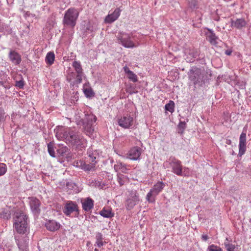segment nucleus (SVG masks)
<instances>
[{
	"instance_id": "aec40b11",
	"label": "nucleus",
	"mask_w": 251,
	"mask_h": 251,
	"mask_svg": "<svg viewBox=\"0 0 251 251\" xmlns=\"http://www.w3.org/2000/svg\"><path fill=\"white\" fill-rule=\"evenodd\" d=\"M139 201V196L136 194L128 199L126 201V207L128 209H131L136 205Z\"/></svg>"
},
{
	"instance_id": "4c0bfd02",
	"label": "nucleus",
	"mask_w": 251,
	"mask_h": 251,
	"mask_svg": "<svg viewBox=\"0 0 251 251\" xmlns=\"http://www.w3.org/2000/svg\"><path fill=\"white\" fill-rule=\"evenodd\" d=\"M185 128V124L183 122H180L178 125V132L180 134H182Z\"/></svg>"
},
{
	"instance_id": "c85d7f7f",
	"label": "nucleus",
	"mask_w": 251,
	"mask_h": 251,
	"mask_svg": "<svg viewBox=\"0 0 251 251\" xmlns=\"http://www.w3.org/2000/svg\"><path fill=\"white\" fill-rule=\"evenodd\" d=\"M92 124H87L84 126V131L87 135L90 136L94 131V129L92 127Z\"/></svg>"
},
{
	"instance_id": "cd10ccee",
	"label": "nucleus",
	"mask_w": 251,
	"mask_h": 251,
	"mask_svg": "<svg viewBox=\"0 0 251 251\" xmlns=\"http://www.w3.org/2000/svg\"><path fill=\"white\" fill-rule=\"evenodd\" d=\"M165 110L171 113L174 112L175 108V102L173 100H170L169 103L165 105Z\"/></svg>"
},
{
	"instance_id": "ea45409f",
	"label": "nucleus",
	"mask_w": 251,
	"mask_h": 251,
	"mask_svg": "<svg viewBox=\"0 0 251 251\" xmlns=\"http://www.w3.org/2000/svg\"><path fill=\"white\" fill-rule=\"evenodd\" d=\"M15 85L16 86L20 88H23L24 86V82L22 80L17 81H16Z\"/></svg>"
},
{
	"instance_id": "a19ab883",
	"label": "nucleus",
	"mask_w": 251,
	"mask_h": 251,
	"mask_svg": "<svg viewBox=\"0 0 251 251\" xmlns=\"http://www.w3.org/2000/svg\"><path fill=\"white\" fill-rule=\"evenodd\" d=\"M208 238V237L207 235L206 234H203L201 236V239L202 240L204 241H206Z\"/></svg>"
},
{
	"instance_id": "dca6fc26",
	"label": "nucleus",
	"mask_w": 251,
	"mask_h": 251,
	"mask_svg": "<svg viewBox=\"0 0 251 251\" xmlns=\"http://www.w3.org/2000/svg\"><path fill=\"white\" fill-rule=\"evenodd\" d=\"M94 201L90 198L81 200L83 209L86 212L90 211L94 207Z\"/></svg>"
},
{
	"instance_id": "a878e982",
	"label": "nucleus",
	"mask_w": 251,
	"mask_h": 251,
	"mask_svg": "<svg viewBox=\"0 0 251 251\" xmlns=\"http://www.w3.org/2000/svg\"><path fill=\"white\" fill-rule=\"evenodd\" d=\"M114 169L116 171H121L122 173H127L128 170L127 169L126 166L125 164H122V163H118L115 165Z\"/></svg>"
},
{
	"instance_id": "4be33fe9",
	"label": "nucleus",
	"mask_w": 251,
	"mask_h": 251,
	"mask_svg": "<svg viewBox=\"0 0 251 251\" xmlns=\"http://www.w3.org/2000/svg\"><path fill=\"white\" fill-rule=\"evenodd\" d=\"M124 71L127 75V78L133 82H136L138 81L137 75L133 72L130 70L128 67L125 66L123 68Z\"/></svg>"
},
{
	"instance_id": "72a5a7b5",
	"label": "nucleus",
	"mask_w": 251,
	"mask_h": 251,
	"mask_svg": "<svg viewBox=\"0 0 251 251\" xmlns=\"http://www.w3.org/2000/svg\"><path fill=\"white\" fill-rule=\"evenodd\" d=\"M77 73V75H76L74 83H76V84H79V83H81V82H82V76L83 75V73L82 72V73Z\"/></svg>"
},
{
	"instance_id": "423d86ee",
	"label": "nucleus",
	"mask_w": 251,
	"mask_h": 251,
	"mask_svg": "<svg viewBox=\"0 0 251 251\" xmlns=\"http://www.w3.org/2000/svg\"><path fill=\"white\" fill-rule=\"evenodd\" d=\"M118 40L121 44L127 48H133L136 47L133 41L131 40L129 34L126 33H120L118 36Z\"/></svg>"
},
{
	"instance_id": "9b49d317",
	"label": "nucleus",
	"mask_w": 251,
	"mask_h": 251,
	"mask_svg": "<svg viewBox=\"0 0 251 251\" xmlns=\"http://www.w3.org/2000/svg\"><path fill=\"white\" fill-rule=\"evenodd\" d=\"M142 150L140 148L135 147L131 149L127 153V158L131 160L138 159L141 154Z\"/></svg>"
},
{
	"instance_id": "9d476101",
	"label": "nucleus",
	"mask_w": 251,
	"mask_h": 251,
	"mask_svg": "<svg viewBox=\"0 0 251 251\" xmlns=\"http://www.w3.org/2000/svg\"><path fill=\"white\" fill-rule=\"evenodd\" d=\"M246 133L242 132L239 138V156H242L246 152L247 149Z\"/></svg>"
},
{
	"instance_id": "b1692460",
	"label": "nucleus",
	"mask_w": 251,
	"mask_h": 251,
	"mask_svg": "<svg viewBox=\"0 0 251 251\" xmlns=\"http://www.w3.org/2000/svg\"><path fill=\"white\" fill-rule=\"evenodd\" d=\"M96 241L95 246H97L99 248L102 247L104 244L106 243V242H103L102 235L101 233H98L96 235Z\"/></svg>"
},
{
	"instance_id": "0eeeda50",
	"label": "nucleus",
	"mask_w": 251,
	"mask_h": 251,
	"mask_svg": "<svg viewBox=\"0 0 251 251\" xmlns=\"http://www.w3.org/2000/svg\"><path fill=\"white\" fill-rule=\"evenodd\" d=\"M118 125L124 128H131L134 125L133 118L129 114H126L119 118Z\"/></svg>"
},
{
	"instance_id": "7c9ffc66",
	"label": "nucleus",
	"mask_w": 251,
	"mask_h": 251,
	"mask_svg": "<svg viewBox=\"0 0 251 251\" xmlns=\"http://www.w3.org/2000/svg\"><path fill=\"white\" fill-rule=\"evenodd\" d=\"M126 179V176L121 174H118L117 175V181L119 182L120 186H122L124 184L125 181Z\"/></svg>"
},
{
	"instance_id": "2f4dec72",
	"label": "nucleus",
	"mask_w": 251,
	"mask_h": 251,
	"mask_svg": "<svg viewBox=\"0 0 251 251\" xmlns=\"http://www.w3.org/2000/svg\"><path fill=\"white\" fill-rule=\"evenodd\" d=\"M83 92L87 98H91L94 96V93L91 88H84Z\"/></svg>"
},
{
	"instance_id": "c9c22d12",
	"label": "nucleus",
	"mask_w": 251,
	"mask_h": 251,
	"mask_svg": "<svg viewBox=\"0 0 251 251\" xmlns=\"http://www.w3.org/2000/svg\"><path fill=\"white\" fill-rule=\"evenodd\" d=\"M208 251H223L222 249L217 246L212 244L208 248Z\"/></svg>"
},
{
	"instance_id": "a18cd8bd",
	"label": "nucleus",
	"mask_w": 251,
	"mask_h": 251,
	"mask_svg": "<svg viewBox=\"0 0 251 251\" xmlns=\"http://www.w3.org/2000/svg\"><path fill=\"white\" fill-rule=\"evenodd\" d=\"M68 79H69V81L70 82L71 81V80H72V78H68Z\"/></svg>"
},
{
	"instance_id": "bb28decb",
	"label": "nucleus",
	"mask_w": 251,
	"mask_h": 251,
	"mask_svg": "<svg viewBox=\"0 0 251 251\" xmlns=\"http://www.w3.org/2000/svg\"><path fill=\"white\" fill-rule=\"evenodd\" d=\"M72 66L74 68L76 73L83 72V69L79 61H74L72 64Z\"/></svg>"
},
{
	"instance_id": "58836bf2",
	"label": "nucleus",
	"mask_w": 251,
	"mask_h": 251,
	"mask_svg": "<svg viewBox=\"0 0 251 251\" xmlns=\"http://www.w3.org/2000/svg\"><path fill=\"white\" fill-rule=\"evenodd\" d=\"M75 186V184L72 181H69L66 183L67 189L69 190L73 189Z\"/></svg>"
},
{
	"instance_id": "39448f33",
	"label": "nucleus",
	"mask_w": 251,
	"mask_h": 251,
	"mask_svg": "<svg viewBox=\"0 0 251 251\" xmlns=\"http://www.w3.org/2000/svg\"><path fill=\"white\" fill-rule=\"evenodd\" d=\"M165 184L162 181H158L150 190L146 196L147 201L150 203H154L156 196L163 190Z\"/></svg>"
},
{
	"instance_id": "20e7f679",
	"label": "nucleus",
	"mask_w": 251,
	"mask_h": 251,
	"mask_svg": "<svg viewBox=\"0 0 251 251\" xmlns=\"http://www.w3.org/2000/svg\"><path fill=\"white\" fill-rule=\"evenodd\" d=\"M98 154L96 152L90 154L86 160L80 161L79 165L85 171H91L94 169L98 162Z\"/></svg>"
},
{
	"instance_id": "7ed1b4c3",
	"label": "nucleus",
	"mask_w": 251,
	"mask_h": 251,
	"mask_svg": "<svg viewBox=\"0 0 251 251\" xmlns=\"http://www.w3.org/2000/svg\"><path fill=\"white\" fill-rule=\"evenodd\" d=\"M79 15V12L75 8H69L66 12L63 19V24L74 27Z\"/></svg>"
},
{
	"instance_id": "f3484780",
	"label": "nucleus",
	"mask_w": 251,
	"mask_h": 251,
	"mask_svg": "<svg viewBox=\"0 0 251 251\" xmlns=\"http://www.w3.org/2000/svg\"><path fill=\"white\" fill-rule=\"evenodd\" d=\"M9 57L12 62L16 65L20 64L21 62V55L15 50H11L9 52Z\"/></svg>"
},
{
	"instance_id": "f03ea898",
	"label": "nucleus",
	"mask_w": 251,
	"mask_h": 251,
	"mask_svg": "<svg viewBox=\"0 0 251 251\" xmlns=\"http://www.w3.org/2000/svg\"><path fill=\"white\" fill-rule=\"evenodd\" d=\"M27 217L23 213H17L14 218V226L20 234H24L27 226Z\"/></svg>"
},
{
	"instance_id": "49530a36",
	"label": "nucleus",
	"mask_w": 251,
	"mask_h": 251,
	"mask_svg": "<svg viewBox=\"0 0 251 251\" xmlns=\"http://www.w3.org/2000/svg\"><path fill=\"white\" fill-rule=\"evenodd\" d=\"M95 251H99V250H98V249H96H96H95Z\"/></svg>"
},
{
	"instance_id": "4468645a",
	"label": "nucleus",
	"mask_w": 251,
	"mask_h": 251,
	"mask_svg": "<svg viewBox=\"0 0 251 251\" xmlns=\"http://www.w3.org/2000/svg\"><path fill=\"white\" fill-rule=\"evenodd\" d=\"M121 10L119 8H116L114 12L108 14L105 18L104 21L106 23L110 24L116 21L120 15Z\"/></svg>"
},
{
	"instance_id": "de8ad7c7",
	"label": "nucleus",
	"mask_w": 251,
	"mask_h": 251,
	"mask_svg": "<svg viewBox=\"0 0 251 251\" xmlns=\"http://www.w3.org/2000/svg\"><path fill=\"white\" fill-rule=\"evenodd\" d=\"M0 83L1 85H3V83L1 81H0Z\"/></svg>"
},
{
	"instance_id": "f8f14e48",
	"label": "nucleus",
	"mask_w": 251,
	"mask_h": 251,
	"mask_svg": "<svg viewBox=\"0 0 251 251\" xmlns=\"http://www.w3.org/2000/svg\"><path fill=\"white\" fill-rule=\"evenodd\" d=\"M75 143H73L71 145L77 149H81L86 147L87 141L79 133L78 138H75Z\"/></svg>"
},
{
	"instance_id": "c03bdc74",
	"label": "nucleus",
	"mask_w": 251,
	"mask_h": 251,
	"mask_svg": "<svg viewBox=\"0 0 251 251\" xmlns=\"http://www.w3.org/2000/svg\"><path fill=\"white\" fill-rule=\"evenodd\" d=\"M226 54H227V55H230V52H226Z\"/></svg>"
},
{
	"instance_id": "f704fd0d",
	"label": "nucleus",
	"mask_w": 251,
	"mask_h": 251,
	"mask_svg": "<svg viewBox=\"0 0 251 251\" xmlns=\"http://www.w3.org/2000/svg\"><path fill=\"white\" fill-rule=\"evenodd\" d=\"M48 152H49V154L50 155V156H51L52 157H54L55 156V151H54L53 145L51 143L48 144Z\"/></svg>"
},
{
	"instance_id": "393cba45",
	"label": "nucleus",
	"mask_w": 251,
	"mask_h": 251,
	"mask_svg": "<svg viewBox=\"0 0 251 251\" xmlns=\"http://www.w3.org/2000/svg\"><path fill=\"white\" fill-rule=\"evenodd\" d=\"M55 59V55L53 52H49L47 53L46 57V62L48 65H52Z\"/></svg>"
},
{
	"instance_id": "c756f323",
	"label": "nucleus",
	"mask_w": 251,
	"mask_h": 251,
	"mask_svg": "<svg viewBox=\"0 0 251 251\" xmlns=\"http://www.w3.org/2000/svg\"><path fill=\"white\" fill-rule=\"evenodd\" d=\"M0 217L4 219H8L10 218V213L8 210L1 209L0 210Z\"/></svg>"
},
{
	"instance_id": "f257e3e1",
	"label": "nucleus",
	"mask_w": 251,
	"mask_h": 251,
	"mask_svg": "<svg viewBox=\"0 0 251 251\" xmlns=\"http://www.w3.org/2000/svg\"><path fill=\"white\" fill-rule=\"evenodd\" d=\"M56 137L58 140L65 141L68 145L75 143V138H78L79 133L71 128L58 127L55 130Z\"/></svg>"
},
{
	"instance_id": "79ce46f5",
	"label": "nucleus",
	"mask_w": 251,
	"mask_h": 251,
	"mask_svg": "<svg viewBox=\"0 0 251 251\" xmlns=\"http://www.w3.org/2000/svg\"><path fill=\"white\" fill-rule=\"evenodd\" d=\"M67 149H68L66 147H64V148H62V149H61V150H62L61 153L63 154L64 151H66Z\"/></svg>"
},
{
	"instance_id": "e433bc0d",
	"label": "nucleus",
	"mask_w": 251,
	"mask_h": 251,
	"mask_svg": "<svg viewBox=\"0 0 251 251\" xmlns=\"http://www.w3.org/2000/svg\"><path fill=\"white\" fill-rule=\"evenodd\" d=\"M225 246L227 251H234L235 245L232 244H228L226 242L224 243Z\"/></svg>"
},
{
	"instance_id": "a211bd4d",
	"label": "nucleus",
	"mask_w": 251,
	"mask_h": 251,
	"mask_svg": "<svg viewBox=\"0 0 251 251\" xmlns=\"http://www.w3.org/2000/svg\"><path fill=\"white\" fill-rule=\"evenodd\" d=\"M48 230L51 231H55L60 227V224L54 220H49L45 225Z\"/></svg>"
},
{
	"instance_id": "473e14b6",
	"label": "nucleus",
	"mask_w": 251,
	"mask_h": 251,
	"mask_svg": "<svg viewBox=\"0 0 251 251\" xmlns=\"http://www.w3.org/2000/svg\"><path fill=\"white\" fill-rule=\"evenodd\" d=\"M7 171V167L5 164L0 162V176L4 175Z\"/></svg>"
},
{
	"instance_id": "6ab92c4d",
	"label": "nucleus",
	"mask_w": 251,
	"mask_h": 251,
	"mask_svg": "<svg viewBox=\"0 0 251 251\" xmlns=\"http://www.w3.org/2000/svg\"><path fill=\"white\" fill-rule=\"evenodd\" d=\"M208 33L206 34V38L210 43L212 45H217L218 37L215 35L214 31L209 28H207Z\"/></svg>"
},
{
	"instance_id": "ddd939ff",
	"label": "nucleus",
	"mask_w": 251,
	"mask_h": 251,
	"mask_svg": "<svg viewBox=\"0 0 251 251\" xmlns=\"http://www.w3.org/2000/svg\"><path fill=\"white\" fill-rule=\"evenodd\" d=\"M64 208V213L67 216L70 215L73 212H78V211L77 204L71 201L67 202Z\"/></svg>"
},
{
	"instance_id": "6e6552de",
	"label": "nucleus",
	"mask_w": 251,
	"mask_h": 251,
	"mask_svg": "<svg viewBox=\"0 0 251 251\" xmlns=\"http://www.w3.org/2000/svg\"><path fill=\"white\" fill-rule=\"evenodd\" d=\"M170 161V164L172 167L173 172L177 176H181L182 166L181 161L175 157H171Z\"/></svg>"
},
{
	"instance_id": "37998d69",
	"label": "nucleus",
	"mask_w": 251,
	"mask_h": 251,
	"mask_svg": "<svg viewBox=\"0 0 251 251\" xmlns=\"http://www.w3.org/2000/svg\"><path fill=\"white\" fill-rule=\"evenodd\" d=\"M93 120H94V122H96V119H97L96 117L94 116V117H93Z\"/></svg>"
},
{
	"instance_id": "5701e85b",
	"label": "nucleus",
	"mask_w": 251,
	"mask_h": 251,
	"mask_svg": "<svg viewBox=\"0 0 251 251\" xmlns=\"http://www.w3.org/2000/svg\"><path fill=\"white\" fill-rule=\"evenodd\" d=\"M100 214L105 218H112L114 216V214L112 212L111 209L106 207H104L100 211Z\"/></svg>"
},
{
	"instance_id": "2eb2a0df",
	"label": "nucleus",
	"mask_w": 251,
	"mask_h": 251,
	"mask_svg": "<svg viewBox=\"0 0 251 251\" xmlns=\"http://www.w3.org/2000/svg\"><path fill=\"white\" fill-rule=\"evenodd\" d=\"M201 73L199 69H196L191 70L189 76V79L193 81L194 84H196L200 81Z\"/></svg>"
},
{
	"instance_id": "1a4fd4ad",
	"label": "nucleus",
	"mask_w": 251,
	"mask_h": 251,
	"mask_svg": "<svg viewBox=\"0 0 251 251\" xmlns=\"http://www.w3.org/2000/svg\"><path fill=\"white\" fill-rule=\"evenodd\" d=\"M231 26L236 29L241 30L248 26V21L244 18H237L235 20L231 19Z\"/></svg>"
},
{
	"instance_id": "412c9836",
	"label": "nucleus",
	"mask_w": 251,
	"mask_h": 251,
	"mask_svg": "<svg viewBox=\"0 0 251 251\" xmlns=\"http://www.w3.org/2000/svg\"><path fill=\"white\" fill-rule=\"evenodd\" d=\"M30 207L35 213H38L40 212V202L36 198H32L30 201Z\"/></svg>"
}]
</instances>
